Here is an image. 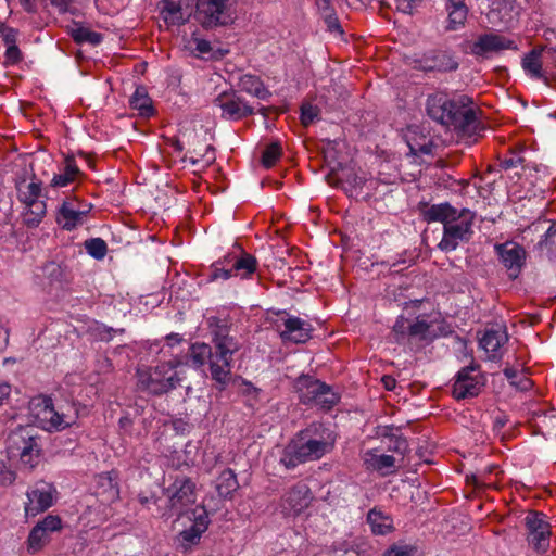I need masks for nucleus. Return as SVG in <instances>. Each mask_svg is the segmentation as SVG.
<instances>
[{"label":"nucleus","mask_w":556,"mask_h":556,"mask_svg":"<svg viewBox=\"0 0 556 556\" xmlns=\"http://www.w3.org/2000/svg\"><path fill=\"white\" fill-rule=\"evenodd\" d=\"M129 105L142 117H150L154 110L152 101L144 87H138L129 99Z\"/></svg>","instance_id":"c756f323"},{"label":"nucleus","mask_w":556,"mask_h":556,"mask_svg":"<svg viewBox=\"0 0 556 556\" xmlns=\"http://www.w3.org/2000/svg\"><path fill=\"white\" fill-rule=\"evenodd\" d=\"M55 488L48 482L39 481L27 492L25 504L26 516L35 517L50 508L54 502Z\"/></svg>","instance_id":"f3484780"},{"label":"nucleus","mask_w":556,"mask_h":556,"mask_svg":"<svg viewBox=\"0 0 556 556\" xmlns=\"http://www.w3.org/2000/svg\"><path fill=\"white\" fill-rule=\"evenodd\" d=\"M37 526H41V529L51 534L62 529V521L59 516L48 515L41 521H39Z\"/></svg>","instance_id":"09e8293b"},{"label":"nucleus","mask_w":556,"mask_h":556,"mask_svg":"<svg viewBox=\"0 0 556 556\" xmlns=\"http://www.w3.org/2000/svg\"><path fill=\"white\" fill-rule=\"evenodd\" d=\"M542 51L543 49H533L527 53L522 59V68L530 77L546 80L542 71Z\"/></svg>","instance_id":"473e14b6"},{"label":"nucleus","mask_w":556,"mask_h":556,"mask_svg":"<svg viewBox=\"0 0 556 556\" xmlns=\"http://www.w3.org/2000/svg\"><path fill=\"white\" fill-rule=\"evenodd\" d=\"M340 182L344 192L350 198L355 199L363 197V188L367 184H369V186L375 184L374 180L369 179L365 173L359 175L352 170L344 172L340 177Z\"/></svg>","instance_id":"a878e982"},{"label":"nucleus","mask_w":556,"mask_h":556,"mask_svg":"<svg viewBox=\"0 0 556 556\" xmlns=\"http://www.w3.org/2000/svg\"><path fill=\"white\" fill-rule=\"evenodd\" d=\"M428 59L431 61V64L428 66L429 70L452 72L458 68L457 61L447 51H432Z\"/></svg>","instance_id":"72a5a7b5"},{"label":"nucleus","mask_w":556,"mask_h":556,"mask_svg":"<svg viewBox=\"0 0 556 556\" xmlns=\"http://www.w3.org/2000/svg\"><path fill=\"white\" fill-rule=\"evenodd\" d=\"M325 386L326 383L311 377H301L296 383L300 401L307 405H316L318 399H320V394L325 390Z\"/></svg>","instance_id":"393cba45"},{"label":"nucleus","mask_w":556,"mask_h":556,"mask_svg":"<svg viewBox=\"0 0 556 556\" xmlns=\"http://www.w3.org/2000/svg\"><path fill=\"white\" fill-rule=\"evenodd\" d=\"M383 437H390V444L388 446L389 451L396 452L399 454L404 455L408 450L407 441L402 435L388 434L387 432L382 433Z\"/></svg>","instance_id":"a18cd8bd"},{"label":"nucleus","mask_w":556,"mask_h":556,"mask_svg":"<svg viewBox=\"0 0 556 556\" xmlns=\"http://www.w3.org/2000/svg\"><path fill=\"white\" fill-rule=\"evenodd\" d=\"M508 336L506 329L502 326L486 329L479 340L481 349L489 354L490 359L498 358L500 349L507 342Z\"/></svg>","instance_id":"b1692460"},{"label":"nucleus","mask_w":556,"mask_h":556,"mask_svg":"<svg viewBox=\"0 0 556 556\" xmlns=\"http://www.w3.org/2000/svg\"><path fill=\"white\" fill-rule=\"evenodd\" d=\"M37 439L33 427H18L8 438L9 452L14 456H20L24 465L33 468L39 458Z\"/></svg>","instance_id":"1a4fd4ad"},{"label":"nucleus","mask_w":556,"mask_h":556,"mask_svg":"<svg viewBox=\"0 0 556 556\" xmlns=\"http://www.w3.org/2000/svg\"><path fill=\"white\" fill-rule=\"evenodd\" d=\"M189 47L192 53L201 58H204L205 55L212 52L211 42L201 38H193L192 40H190Z\"/></svg>","instance_id":"c03bdc74"},{"label":"nucleus","mask_w":556,"mask_h":556,"mask_svg":"<svg viewBox=\"0 0 556 556\" xmlns=\"http://www.w3.org/2000/svg\"><path fill=\"white\" fill-rule=\"evenodd\" d=\"M381 556H419L418 551L410 545H393Z\"/></svg>","instance_id":"de8ad7c7"},{"label":"nucleus","mask_w":556,"mask_h":556,"mask_svg":"<svg viewBox=\"0 0 556 556\" xmlns=\"http://www.w3.org/2000/svg\"><path fill=\"white\" fill-rule=\"evenodd\" d=\"M339 397L337 394L326 384L325 390L320 394V399H318L316 406H319L323 409H330L337 402Z\"/></svg>","instance_id":"49530a36"},{"label":"nucleus","mask_w":556,"mask_h":556,"mask_svg":"<svg viewBox=\"0 0 556 556\" xmlns=\"http://www.w3.org/2000/svg\"><path fill=\"white\" fill-rule=\"evenodd\" d=\"M206 323L213 346L204 342L192 343L189 358L194 369H202L207 364L216 388L224 391L231 380L232 356L240 344L230 336V326L226 318L210 316Z\"/></svg>","instance_id":"f257e3e1"},{"label":"nucleus","mask_w":556,"mask_h":556,"mask_svg":"<svg viewBox=\"0 0 556 556\" xmlns=\"http://www.w3.org/2000/svg\"><path fill=\"white\" fill-rule=\"evenodd\" d=\"M531 168L540 176L546 177L549 175L548 167L542 164H533Z\"/></svg>","instance_id":"0e129e2a"},{"label":"nucleus","mask_w":556,"mask_h":556,"mask_svg":"<svg viewBox=\"0 0 556 556\" xmlns=\"http://www.w3.org/2000/svg\"><path fill=\"white\" fill-rule=\"evenodd\" d=\"M11 393V387L9 383H0V405L9 397Z\"/></svg>","instance_id":"680f3d73"},{"label":"nucleus","mask_w":556,"mask_h":556,"mask_svg":"<svg viewBox=\"0 0 556 556\" xmlns=\"http://www.w3.org/2000/svg\"><path fill=\"white\" fill-rule=\"evenodd\" d=\"M232 0H198L197 14L205 27L225 25L230 22L229 5Z\"/></svg>","instance_id":"dca6fc26"},{"label":"nucleus","mask_w":556,"mask_h":556,"mask_svg":"<svg viewBox=\"0 0 556 556\" xmlns=\"http://www.w3.org/2000/svg\"><path fill=\"white\" fill-rule=\"evenodd\" d=\"M166 341L169 346H173L175 344H179L182 341V338L179 333H169L166 336Z\"/></svg>","instance_id":"69168bd1"},{"label":"nucleus","mask_w":556,"mask_h":556,"mask_svg":"<svg viewBox=\"0 0 556 556\" xmlns=\"http://www.w3.org/2000/svg\"><path fill=\"white\" fill-rule=\"evenodd\" d=\"M213 104L220 109L222 117L230 121H238L253 113V109L233 92L218 94Z\"/></svg>","instance_id":"6ab92c4d"},{"label":"nucleus","mask_w":556,"mask_h":556,"mask_svg":"<svg viewBox=\"0 0 556 556\" xmlns=\"http://www.w3.org/2000/svg\"><path fill=\"white\" fill-rule=\"evenodd\" d=\"M238 392L245 397V403L251 407L260 401L261 390L248 380H240L238 384Z\"/></svg>","instance_id":"58836bf2"},{"label":"nucleus","mask_w":556,"mask_h":556,"mask_svg":"<svg viewBox=\"0 0 556 556\" xmlns=\"http://www.w3.org/2000/svg\"><path fill=\"white\" fill-rule=\"evenodd\" d=\"M382 381H383V383H384V386H386V388L388 390L394 389L395 380L393 378H391V377H383Z\"/></svg>","instance_id":"338daca9"},{"label":"nucleus","mask_w":556,"mask_h":556,"mask_svg":"<svg viewBox=\"0 0 556 556\" xmlns=\"http://www.w3.org/2000/svg\"><path fill=\"white\" fill-rule=\"evenodd\" d=\"M319 115L317 106L304 104L301 108V122L304 126L312 124Z\"/></svg>","instance_id":"8fccbe9b"},{"label":"nucleus","mask_w":556,"mask_h":556,"mask_svg":"<svg viewBox=\"0 0 556 556\" xmlns=\"http://www.w3.org/2000/svg\"><path fill=\"white\" fill-rule=\"evenodd\" d=\"M275 326L283 342L305 343L312 338V325L287 313L281 314Z\"/></svg>","instance_id":"2eb2a0df"},{"label":"nucleus","mask_w":556,"mask_h":556,"mask_svg":"<svg viewBox=\"0 0 556 556\" xmlns=\"http://www.w3.org/2000/svg\"><path fill=\"white\" fill-rule=\"evenodd\" d=\"M392 333L396 343L410 346L429 343L439 336L433 329V323L428 321L425 316L415 319L399 316Z\"/></svg>","instance_id":"0eeeda50"},{"label":"nucleus","mask_w":556,"mask_h":556,"mask_svg":"<svg viewBox=\"0 0 556 556\" xmlns=\"http://www.w3.org/2000/svg\"><path fill=\"white\" fill-rule=\"evenodd\" d=\"M509 49H517L515 41L498 34H485L480 36L472 47V51L477 55H485L490 52H500Z\"/></svg>","instance_id":"5701e85b"},{"label":"nucleus","mask_w":556,"mask_h":556,"mask_svg":"<svg viewBox=\"0 0 556 556\" xmlns=\"http://www.w3.org/2000/svg\"><path fill=\"white\" fill-rule=\"evenodd\" d=\"M526 539L529 546L539 554L546 553L551 545L552 529L547 516L540 511H529L525 519Z\"/></svg>","instance_id":"9d476101"},{"label":"nucleus","mask_w":556,"mask_h":556,"mask_svg":"<svg viewBox=\"0 0 556 556\" xmlns=\"http://www.w3.org/2000/svg\"><path fill=\"white\" fill-rule=\"evenodd\" d=\"M545 236L546 237H554V236H556V224H553L552 226L548 227Z\"/></svg>","instance_id":"774afa93"},{"label":"nucleus","mask_w":556,"mask_h":556,"mask_svg":"<svg viewBox=\"0 0 556 556\" xmlns=\"http://www.w3.org/2000/svg\"><path fill=\"white\" fill-rule=\"evenodd\" d=\"M257 265L255 256L247 252L228 254L224 260L214 263L210 277L211 280H227L232 277L248 279L256 271Z\"/></svg>","instance_id":"6e6552de"},{"label":"nucleus","mask_w":556,"mask_h":556,"mask_svg":"<svg viewBox=\"0 0 556 556\" xmlns=\"http://www.w3.org/2000/svg\"><path fill=\"white\" fill-rule=\"evenodd\" d=\"M87 253L96 260H102L106 255L108 245L101 238H92L85 241Z\"/></svg>","instance_id":"ea45409f"},{"label":"nucleus","mask_w":556,"mask_h":556,"mask_svg":"<svg viewBox=\"0 0 556 556\" xmlns=\"http://www.w3.org/2000/svg\"><path fill=\"white\" fill-rule=\"evenodd\" d=\"M17 35L16 29L3 24L0 25V36L5 47L16 45Z\"/></svg>","instance_id":"603ef678"},{"label":"nucleus","mask_w":556,"mask_h":556,"mask_svg":"<svg viewBox=\"0 0 556 556\" xmlns=\"http://www.w3.org/2000/svg\"><path fill=\"white\" fill-rule=\"evenodd\" d=\"M215 161V152L212 146H206L204 154L200 157L191 159L193 165L200 164L202 167L211 165Z\"/></svg>","instance_id":"864d4df0"},{"label":"nucleus","mask_w":556,"mask_h":556,"mask_svg":"<svg viewBox=\"0 0 556 556\" xmlns=\"http://www.w3.org/2000/svg\"><path fill=\"white\" fill-rule=\"evenodd\" d=\"M485 383V378L478 365L471 364L460 369L453 384V396L456 400L477 396Z\"/></svg>","instance_id":"4468645a"},{"label":"nucleus","mask_w":556,"mask_h":556,"mask_svg":"<svg viewBox=\"0 0 556 556\" xmlns=\"http://www.w3.org/2000/svg\"><path fill=\"white\" fill-rule=\"evenodd\" d=\"M523 163V159L519 154H513L502 161V167L505 169L516 168Z\"/></svg>","instance_id":"4d7b16f0"},{"label":"nucleus","mask_w":556,"mask_h":556,"mask_svg":"<svg viewBox=\"0 0 556 556\" xmlns=\"http://www.w3.org/2000/svg\"><path fill=\"white\" fill-rule=\"evenodd\" d=\"M475 212L468 208L457 210L450 203L433 204L424 212L427 223L443 224V237L438 248L443 252H452L462 242H468L473 233Z\"/></svg>","instance_id":"20e7f679"},{"label":"nucleus","mask_w":556,"mask_h":556,"mask_svg":"<svg viewBox=\"0 0 556 556\" xmlns=\"http://www.w3.org/2000/svg\"><path fill=\"white\" fill-rule=\"evenodd\" d=\"M50 541V533L41 529V526H35L27 539V548L30 553H37Z\"/></svg>","instance_id":"e433bc0d"},{"label":"nucleus","mask_w":556,"mask_h":556,"mask_svg":"<svg viewBox=\"0 0 556 556\" xmlns=\"http://www.w3.org/2000/svg\"><path fill=\"white\" fill-rule=\"evenodd\" d=\"M9 342V330L7 326L0 321V353L7 348Z\"/></svg>","instance_id":"bf43d9fd"},{"label":"nucleus","mask_w":556,"mask_h":556,"mask_svg":"<svg viewBox=\"0 0 556 556\" xmlns=\"http://www.w3.org/2000/svg\"><path fill=\"white\" fill-rule=\"evenodd\" d=\"M96 492L103 497V502H113L118 497L117 484L110 472H104L97 477Z\"/></svg>","instance_id":"2f4dec72"},{"label":"nucleus","mask_w":556,"mask_h":556,"mask_svg":"<svg viewBox=\"0 0 556 556\" xmlns=\"http://www.w3.org/2000/svg\"><path fill=\"white\" fill-rule=\"evenodd\" d=\"M5 56L12 63H16L21 59V51L16 45L5 47Z\"/></svg>","instance_id":"13d9d810"},{"label":"nucleus","mask_w":556,"mask_h":556,"mask_svg":"<svg viewBox=\"0 0 556 556\" xmlns=\"http://www.w3.org/2000/svg\"><path fill=\"white\" fill-rule=\"evenodd\" d=\"M166 495L173 514H188V508L195 503V483L187 477L177 478L166 489Z\"/></svg>","instance_id":"ddd939ff"},{"label":"nucleus","mask_w":556,"mask_h":556,"mask_svg":"<svg viewBox=\"0 0 556 556\" xmlns=\"http://www.w3.org/2000/svg\"><path fill=\"white\" fill-rule=\"evenodd\" d=\"M333 430L321 422H313L301 430L282 450L279 463L287 469L318 460L330 453L336 444Z\"/></svg>","instance_id":"f03ea898"},{"label":"nucleus","mask_w":556,"mask_h":556,"mask_svg":"<svg viewBox=\"0 0 556 556\" xmlns=\"http://www.w3.org/2000/svg\"><path fill=\"white\" fill-rule=\"evenodd\" d=\"M505 377L510 381L511 384L516 386L521 390H527L531 386V381L523 375H520L517 369L506 367L504 369Z\"/></svg>","instance_id":"37998d69"},{"label":"nucleus","mask_w":556,"mask_h":556,"mask_svg":"<svg viewBox=\"0 0 556 556\" xmlns=\"http://www.w3.org/2000/svg\"><path fill=\"white\" fill-rule=\"evenodd\" d=\"M47 212L46 203H35V205L25 206L23 212L24 224L28 227H37Z\"/></svg>","instance_id":"4c0bfd02"},{"label":"nucleus","mask_w":556,"mask_h":556,"mask_svg":"<svg viewBox=\"0 0 556 556\" xmlns=\"http://www.w3.org/2000/svg\"><path fill=\"white\" fill-rule=\"evenodd\" d=\"M80 170L72 156H67L64 161L60 173L55 174L51 180V187L64 188L73 184L79 176Z\"/></svg>","instance_id":"cd10ccee"},{"label":"nucleus","mask_w":556,"mask_h":556,"mask_svg":"<svg viewBox=\"0 0 556 556\" xmlns=\"http://www.w3.org/2000/svg\"><path fill=\"white\" fill-rule=\"evenodd\" d=\"M238 488L237 476L231 469H226L219 475L216 484V491L219 496L228 498Z\"/></svg>","instance_id":"c9c22d12"},{"label":"nucleus","mask_w":556,"mask_h":556,"mask_svg":"<svg viewBox=\"0 0 556 556\" xmlns=\"http://www.w3.org/2000/svg\"><path fill=\"white\" fill-rule=\"evenodd\" d=\"M281 156V146L278 142L270 143L262 154V164L266 168L273 167Z\"/></svg>","instance_id":"a19ab883"},{"label":"nucleus","mask_w":556,"mask_h":556,"mask_svg":"<svg viewBox=\"0 0 556 556\" xmlns=\"http://www.w3.org/2000/svg\"><path fill=\"white\" fill-rule=\"evenodd\" d=\"M426 110L430 118L446 127L469 135L479 130L476 109L466 96L450 98L445 93L431 94L427 99Z\"/></svg>","instance_id":"7ed1b4c3"},{"label":"nucleus","mask_w":556,"mask_h":556,"mask_svg":"<svg viewBox=\"0 0 556 556\" xmlns=\"http://www.w3.org/2000/svg\"><path fill=\"white\" fill-rule=\"evenodd\" d=\"M495 251L510 278L516 279L526 263V250L514 241H506L495 245Z\"/></svg>","instance_id":"a211bd4d"},{"label":"nucleus","mask_w":556,"mask_h":556,"mask_svg":"<svg viewBox=\"0 0 556 556\" xmlns=\"http://www.w3.org/2000/svg\"><path fill=\"white\" fill-rule=\"evenodd\" d=\"M446 11L448 15V29L456 30L464 26L468 16V8L465 0H446Z\"/></svg>","instance_id":"c85d7f7f"},{"label":"nucleus","mask_w":556,"mask_h":556,"mask_svg":"<svg viewBox=\"0 0 556 556\" xmlns=\"http://www.w3.org/2000/svg\"><path fill=\"white\" fill-rule=\"evenodd\" d=\"M421 0H396V8L399 11L410 14L416 9Z\"/></svg>","instance_id":"6e6d98bb"},{"label":"nucleus","mask_w":556,"mask_h":556,"mask_svg":"<svg viewBox=\"0 0 556 556\" xmlns=\"http://www.w3.org/2000/svg\"><path fill=\"white\" fill-rule=\"evenodd\" d=\"M189 519L192 525L179 532L176 538V547L182 553H188L192 546L200 542L202 534L207 530L210 518L207 510L204 506H197L191 509Z\"/></svg>","instance_id":"f8f14e48"},{"label":"nucleus","mask_w":556,"mask_h":556,"mask_svg":"<svg viewBox=\"0 0 556 556\" xmlns=\"http://www.w3.org/2000/svg\"><path fill=\"white\" fill-rule=\"evenodd\" d=\"M92 204L76 197H67L60 204L55 222L66 231H72L86 224Z\"/></svg>","instance_id":"9b49d317"},{"label":"nucleus","mask_w":556,"mask_h":556,"mask_svg":"<svg viewBox=\"0 0 556 556\" xmlns=\"http://www.w3.org/2000/svg\"><path fill=\"white\" fill-rule=\"evenodd\" d=\"M309 489L305 484H296L283 495L281 507L286 515H298L309 505Z\"/></svg>","instance_id":"4be33fe9"},{"label":"nucleus","mask_w":556,"mask_h":556,"mask_svg":"<svg viewBox=\"0 0 556 556\" xmlns=\"http://www.w3.org/2000/svg\"><path fill=\"white\" fill-rule=\"evenodd\" d=\"M37 1L38 0H20L21 4L25 9V11L33 13L37 10Z\"/></svg>","instance_id":"e2e57ef3"},{"label":"nucleus","mask_w":556,"mask_h":556,"mask_svg":"<svg viewBox=\"0 0 556 556\" xmlns=\"http://www.w3.org/2000/svg\"><path fill=\"white\" fill-rule=\"evenodd\" d=\"M17 198L18 200L27 205H35V203H46L45 201L39 200L41 194V182L30 181V182H18L17 184Z\"/></svg>","instance_id":"7c9ffc66"},{"label":"nucleus","mask_w":556,"mask_h":556,"mask_svg":"<svg viewBox=\"0 0 556 556\" xmlns=\"http://www.w3.org/2000/svg\"><path fill=\"white\" fill-rule=\"evenodd\" d=\"M239 87L242 91L255 96L258 99H265L269 94V91L264 87L262 80L255 75H242L239 79Z\"/></svg>","instance_id":"f704fd0d"},{"label":"nucleus","mask_w":556,"mask_h":556,"mask_svg":"<svg viewBox=\"0 0 556 556\" xmlns=\"http://www.w3.org/2000/svg\"><path fill=\"white\" fill-rule=\"evenodd\" d=\"M316 4L321 14L333 11L331 0H316Z\"/></svg>","instance_id":"052dcab7"},{"label":"nucleus","mask_w":556,"mask_h":556,"mask_svg":"<svg viewBox=\"0 0 556 556\" xmlns=\"http://www.w3.org/2000/svg\"><path fill=\"white\" fill-rule=\"evenodd\" d=\"M367 522L375 535H386L394 529L392 517L378 508L368 511Z\"/></svg>","instance_id":"bb28decb"},{"label":"nucleus","mask_w":556,"mask_h":556,"mask_svg":"<svg viewBox=\"0 0 556 556\" xmlns=\"http://www.w3.org/2000/svg\"><path fill=\"white\" fill-rule=\"evenodd\" d=\"M188 370L187 364L175 357L154 368H139L137 370L138 383L150 393L163 394L180 386Z\"/></svg>","instance_id":"423d86ee"},{"label":"nucleus","mask_w":556,"mask_h":556,"mask_svg":"<svg viewBox=\"0 0 556 556\" xmlns=\"http://www.w3.org/2000/svg\"><path fill=\"white\" fill-rule=\"evenodd\" d=\"M327 28L331 33H342L341 25L339 23L338 17L336 16L334 10L330 12H326L321 14Z\"/></svg>","instance_id":"5fc2aeb1"},{"label":"nucleus","mask_w":556,"mask_h":556,"mask_svg":"<svg viewBox=\"0 0 556 556\" xmlns=\"http://www.w3.org/2000/svg\"><path fill=\"white\" fill-rule=\"evenodd\" d=\"M50 3L62 14L71 13L75 15L79 11L75 5V0H50Z\"/></svg>","instance_id":"3c124183"},{"label":"nucleus","mask_w":556,"mask_h":556,"mask_svg":"<svg viewBox=\"0 0 556 556\" xmlns=\"http://www.w3.org/2000/svg\"><path fill=\"white\" fill-rule=\"evenodd\" d=\"M30 415L41 429L49 432L63 431L76 424L78 410L72 403L54 404L45 395L34 397L29 403Z\"/></svg>","instance_id":"39448f33"},{"label":"nucleus","mask_w":556,"mask_h":556,"mask_svg":"<svg viewBox=\"0 0 556 556\" xmlns=\"http://www.w3.org/2000/svg\"><path fill=\"white\" fill-rule=\"evenodd\" d=\"M362 459L367 470L376 471L382 477L396 471L395 457L388 454H380L377 448L365 451L362 455Z\"/></svg>","instance_id":"412c9836"},{"label":"nucleus","mask_w":556,"mask_h":556,"mask_svg":"<svg viewBox=\"0 0 556 556\" xmlns=\"http://www.w3.org/2000/svg\"><path fill=\"white\" fill-rule=\"evenodd\" d=\"M73 37L78 42H89L91 45H99L102 41V36L99 33L91 31L85 27L74 29Z\"/></svg>","instance_id":"79ce46f5"},{"label":"nucleus","mask_w":556,"mask_h":556,"mask_svg":"<svg viewBox=\"0 0 556 556\" xmlns=\"http://www.w3.org/2000/svg\"><path fill=\"white\" fill-rule=\"evenodd\" d=\"M194 0H161L160 13L165 24L177 26L184 24L191 14Z\"/></svg>","instance_id":"aec40b11"}]
</instances>
